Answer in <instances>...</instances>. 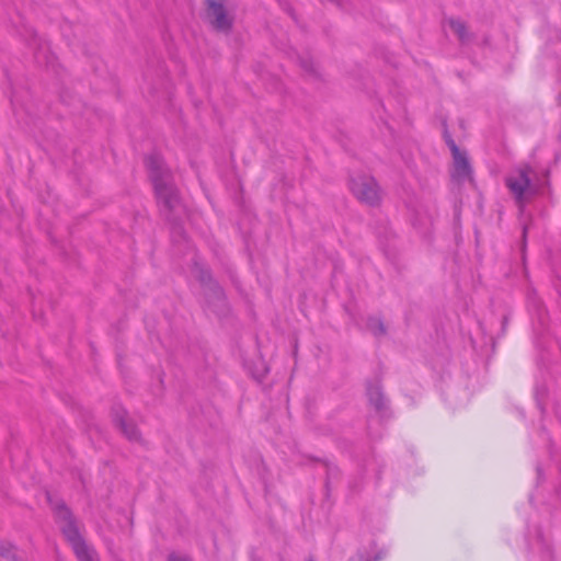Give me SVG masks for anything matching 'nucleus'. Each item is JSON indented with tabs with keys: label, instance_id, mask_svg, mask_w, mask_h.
<instances>
[{
	"label": "nucleus",
	"instance_id": "nucleus-16",
	"mask_svg": "<svg viewBox=\"0 0 561 561\" xmlns=\"http://www.w3.org/2000/svg\"><path fill=\"white\" fill-rule=\"evenodd\" d=\"M299 64H300V67L309 72V73H314V67H313V61L309 58H300L299 59Z\"/></svg>",
	"mask_w": 561,
	"mask_h": 561
},
{
	"label": "nucleus",
	"instance_id": "nucleus-20",
	"mask_svg": "<svg viewBox=\"0 0 561 561\" xmlns=\"http://www.w3.org/2000/svg\"><path fill=\"white\" fill-rule=\"evenodd\" d=\"M306 561H316V559L312 556H310Z\"/></svg>",
	"mask_w": 561,
	"mask_h": 561
},
{
	"label": "nucleus",
	"instance_id": "nucleus-8",
	"mask_svg": "<svg viewBox=\"0 0 561 561\" xmlns=\"http://www.w3.org/2000/svg\"><path fill=\"white\" fill-rule=\"evenodd\" d=\"M454 160V170L451 176L458 182H463L472 178V168L466 152L458 148L457 153H451Z\"/></svg>",
	"mask_w": 561,
	"mask_h": 561
},
{
	"label": "nucleus",
	"instance_id": "nucleus-14",
	"mask_svg": "<svg viewBox=\"0 0 561 561\" xmlns=\"http://www.w3.org/2000/svg\"><path fill=\"white\" fill-rule=\"evenodd\" d=\"M367 327L375 336H381L387 333L386 325L383 324L381 319L375 317L368 318Z\"/></svg>",
	"mask_w": 561,
	"mask_h": 561
},
{
	"label": "nucleus",
	"instance_id": "nucleus-15",
	"mask_svg": "<svg viewBox=\"0 0 561 561\" xmlns=\"http://www.w3.org/2000/svg\"><path fill=\"white\" fill-rule=\"evenodd\" d=\"M443 126H444L443 137H444L446 145L450 149L451 153H457L459 147L457 146L453 136L450 135L446 122L443 123Z\"/></svg>",
	"mask_w": 561,
	"mask_h": 561
},
{
	"label": "nucleus",
	"instance_id": "nucleus-9",
	"mask_svg": "<svg viewBox=\"0 0 561 561\" xmlns=\"http://www.w3.org/2000/svg\"><path fill=\"white\" fill-rule=\"evenodd\" d=\"M204 289L208 305L217 304L224 306L226 304L225 290L217 280H214L208 286H205Z\"/></svg>",
	"mask_w": 561,
	"mask_h": 561
},
{
	"label": "nucleus",
	"instance_id": "nucleus-12",
	"mask_svg": "<svg viewBox=\"0 0 561 561\" xmlns=\"http://www.w3.org/2000/svg\"><path fill=\"white\" fill-rule=\"evenodd\" d=\"M0 556L8 561H21L16 553V547L10 541H0Z\"/></svg>",
	"mask_w": 561,
	"mask_h": 561
},
{
	"label": "nucleus",
	"instance_id": "nucleus-11",
	"mask_svg": "<svg viewBox=\"0 0 561 561\" xmlns=\"http://www.w3.org/2000/svg\"><path fill=\"white\" fill-rule=\"evenodd\" d=\"M194 273L196 279L203 287L208 286L214 280H216L213 276L210 268L197 262L194 263Z\"/></svg>",
	"mask_w": 561,
	"mask_h": 561
},
{
	"label": "nucleus",
	"instance_id": "nucleus-1",
	"mask_svg": "<svg viewBox=\"0 0 561 561\" xmlns=\"http://www.w3.org/2000/svg\"><path fill=\"white\" fill-rule=\"evenodd\" d=\"M146 167L153 184L160 214L172 225L174 232L182 234L184 231L180 219L184 213V205L171 171L158 154L149 156L146 159Z\"/></svg>",
	"mask_w": 561,
	"mask_h": 561
},
{
	"label": "nucleus",
	"instance_id": "nucleus-5",
	"mask_svg": "<svg viewBox=\"0 0 561 561\" xmlns=\"http://www.w3.org/2000/svg\"><path fill=\"white\" fill-rule=\"evenodd\" d=\"M531 168L524 165L516 170L515 174L508 175L505 179V184L514 195L518 205L525 202L526 193L535 194L536 190L531 187L530 174Z\"/></svg>",
	"mask_w": 561,
	"mask_h": 561
},
{
	"label": "nucleus",
	"instance_id": "nucleus-7",
	"mask_svg": "<svg viewBox=\"0 0 561 561\" xmlns=\"http://www.w3.org/2000/svg\"><path fill=\"white\" fill-rule=\"evenodd\" d=\"M366 394L369 404L380 416H387L389 412V402L383 393L381 381H368L366 386Z\"/></svg>",
	"mask_w": 561,
	"mask_h": 561
},
{
	"label": "nucleus",
	"instance_id": "nucleus-13",
	"mask_svg": "<svg viewBox=\"0 0 561 561\" xmlns=\"http://www.w3.org/2000/svg\"><path fill=\"white\" fill-rule=\"evenodd\" d=\"M320 461L325 466V469H327L324 488H325L327 496L329 497L330 492H331V480L339 476V469L336 466H334L333 463H331L328 460H320Z\"/></svg>",
	"mask_w": 561,
	"mask_h": 561
},
{
	"label": "nucleus",
	"instance_id": "nucleus-21",
	"mask_svg": "<svg viewBox=\"0 0 561 561\" xmlns=\"http://www.w3.org/2000/svg\"><path fill=\"white\" fill-rule=\"evenodd\" d=\"M526 231H527V228H526V227H524V229H523V236H524V238L526 237Z\"/></svg>",
	"mask_w": 561,
	"mask_h": 561
},
{
	"label": "nucleus",
	"instance_id": "nucleus-2",
	"mask_svg": "<svg viewBox=\"0 0 561 561\" xmlns=\"http://www.w3.org/2000/svg\"><path fill=\"white\" fill-rule=\"evenodd\" d=\"M47 501L54 512L56 522L60 524V531L71 546L78 560L93 561V550L89 548L80 534L78 522L65 501L54 500L50 493H47Z\"/></svg>",
	"mask_w": 561,
	"mask_h": 561
},
{
	"label": "nucleus",
	"instance_id": "nucleus-10",
	"mask_svg": "<svg viewBox=\"0 0 561 561\" xmlns=\"http://www.w3.org/2000/svg\"><path fill=\"white\" fill-rule=\"evenodd\" d=\"M448 24L450 28L456 33L461 44H467L471 41L472 35L468 32L465 22L457 19H449Z\"/></svg>",
	"mask_w": 561,
	"mask_h": 561
},
{
	"label": "nucleus",
	"instance_id": "nucleus-17",
	"mask_svg": "<svg viewBox=\"0 0 561 561\" xmlns=\"http://www.w3.org/2000/svg\"><path fill=\"white\" fill-rule=\"evenodd\" d=\"M169 561H192V560L187 557H179V556L172 553L169 556Z\"/></svg>",
	"mask_w": 561,
	"mask_h": 561
},
{
	"label": "nucleus",
	"instance_id": "nucleus-4",
	"mask_svg": "<svg viewBox=\"0 0 561 561\" xmlns=\"http://www.w3.org/2000/svg\"><path fill=\"white\" fill-rule=\"evenodd\" d=\"M350 190L360 203L370 207H377L381 203L380 185L371 175L358 174L351 178Z\"/></svg>",
	"mask_w": 561,
	"mask_h": 561
},
{
	"label": "nucleus",
	"instance_id": "nucleus-6",
	"mask_svg": "<svg viewBox=\"0 0 561 561\" xmlns=\"http://www.w3.org/2000/svg\"><path fill=\"white\" fill-rule=\"evenodd\" d=\"M127 416L128 412L123 405L115 404L112 408V419L115 426L121 430L128 440L136 443L141 442L140 431L133 421L127 419Z\"/></svg>",
	"mask_w": 561,
	"mask_h": 561
},
{
	"label": "nucleus",
	"instance_id": "nucleus-18",
	"mask_svg": "<svg viewBox=\"0 0 561 561\" xmlns=\"http://www.w3.org/2000/svg\"><path fill=\"white\" fill-rule=\"evenodd\" d=\"M506 324H507V317H506V316H504V317H503V320H502V328H503V331L505 330Z\"/></svg>",
	"mask_w": 561,
	"mask_h": 561
},
{
	"label": "nucleus",
	"instance_id": "nucleus-19",
	"mask_svg": "<svg viewBox=\"0 0 561 561\" xmlns=\"http://www.w3.org/2000/svg\"><path fill=\"white\" fill-rule=\"evenodd\" d=\"M373 559L376 561H380L382 559L381 552L377 553Z\"/></svg>",
	"mask_w": 561,
	"mask_h": 561
},
{
	"label": "nucleus",
	"instance_id": "nucleus-23",
	"mask_svg": "<svg viewBox=\"0 0 561 561\" xmlns=\"http://www.w3.org/2000/svg\"><path fill=\"white\" fill-rule=\"evenodd\" d=\"M348 561H353L352 559H350Z\"/></svg>",
	"mask_w": 561,
	"mask_h": 561
},
{
	"label": "nucleus",
	"instance_id": "nucleus-3",
	"mask_svg": "<svg viewBox=\"0 0 561 561\" xmlns=\"http://www.w3.org/2000/svg\"><path fill=\"white\" fill-rule=\"evenodd\" d=\"M228 0H204L203 20L209 26L224 34L232 31L234 18L229 14L226 3Z\"/></svg>",
	"mask_w": 561,
	"mask_h": 561
},
{
	"label": "nucleus",
	"instance_id": "nucleus-22",
	"mask_svg": "<svg viewBox=\"0 0 561 561\" xmlns=\"http://www.w3.org/2000/svg\"><path fill=\"white\" fill-rule=\"evenodd\" d=\"M365 561H376V560H374L373 558H370V559H366Z\"/></svg>",
	"mask_w": 561,
	"mask_h": 561
}]
</instances>
